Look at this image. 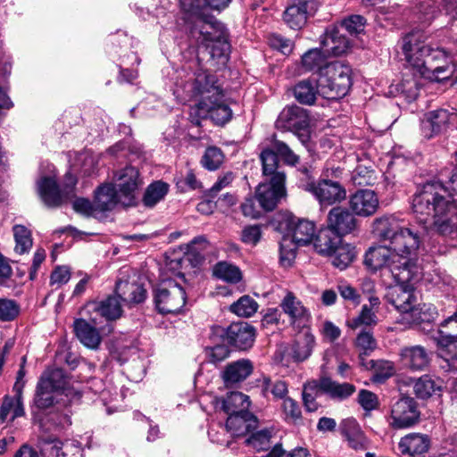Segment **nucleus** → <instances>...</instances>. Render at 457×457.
I'll return each instance as SVG.
<instances>
[{
	"instance_id": "obj_1",
	"label": "nucleus",
	"mask_w": 457,
	"mask_h": 457,
	"mask_svg": "<svg viewBox=\"0 0 457 457\" xmlns=\"http://www.w3.org/2000/svg\"><path fill=\"white\" fill-rule=\"evenodd\" d=\"M173 94L182 101L199 97L191 108L190 120L196 126L201 120L210 119L216 125H224L232 118V111L224 103L223 90L215 75L198 68L187 71L185 68L176 71Z\"/></svg>"
},
{
	"instance_id": "obj_2",
	"label": "nucleus",
	"mask_w": 457,
	"mask_h": 457,
	"mask_svg": "<svg viewBox=\"0 0 457 457\" xmlns=\"http://www.w3.org/2000/svg\"><path fill=\"white\" fill-rule=\"evenodd\" d=\"M426 40L427 36L421 30H411L402 38V51L413 74L403 75L399 90L410 100L419 95L420 83L416 79L417 74L441 82L449 79L455 71L446 52L442 48H432Z\"/></svg>"
},
{
	"instance_id": "obj_3",
	"label": "nucleus",
	"mask_w": 457,
	"mask_h": 457,
	"mask_svg": "<svg viewBox=\"0 0 457 457\" xmlns=\"http://www.w3.org/2000/svg\"><path fill=\"white\" fill-rule=\"evenodd\" d=\"M428 226L418 223L404 225L395 215H384L373 221V232L382 241L388 242L395 256L403 267L402 283L419 279V253L428 234Z\"/></svg>"
},
{
	"instance_id": "obj_4",
	"label": "nucleus",
	"mask_w": 457,
	"mask_h": 457,
	"mask_svg": "<svg viewBox=\"0 0 457 457\" xmlns=\"http://www.w3.org/2000/svg\"><path fill=\"white\" fill-rule=\"evenodd\" d=\"M411 208L419 222L433 225L443 236L457 237V207L447 198L443 182L431 181L418 187Z\"/></svg>"
},
{
	"instance_id": "obj_5",
	"label": "nucleus",
	"mask_w": 457,
	"mask_h": 457,
	"mask_svg": "<svg viewBox=\"0 0 457 457\" xmlns=\"http://www.w3.org/2000/svg\"><path fill=\"white\" fill-rule=\"evenodd\" d=\"M352 86V69L342 62H332L323 68L320 77L321 96L337 100L345 96Z\"/></svg>"
},
{
	"instance_id": "obj_6",
	"label": "nucleus",
	"mask_w": 457,
	"mask_h": 457,
	"mask_svg": "<svg viewBox=\"0 0 457 457\" xmlns=\"http://www.w3.org/2000/svg\"><path fill=\"white\" fill-rule=\"evenodd\" d=\"M190 35L199 46L205 47L212 59L226 60L229 51L224 26L215 19L201 27L191 28Z\"/></svg>"
},
{
	"instance_id": "obj_7",
	"label": "nucleus",
	"mask_w": 457,
	"mask_h": 457,
	"mask_svg": "<svg viewBox=\"0 0 457 457\" xmlns=\"http://www.w3.org/2000/svg\"><path fill=\"white\" fill-rule=\"evenodd\" d=\"M343 170L339 167L327 169L324 179L317 183L310 182L303 186L305 191L312 194L321 206L340 203L346 197V191L339 181L334 180L341 176Z\"/></svg>"
},
{
	"instance_id": "obj_8",
	"label": "nucleus",
	"mask_w": 457,
	"mask_h": 457,
	"mask_svg": "<svg viewBox=\"0 0 457 457\" xmlns=\"http://www.w3.org/2000/svg\"><path fill=\"white\" fill-rule=\"evenodd\" d=\"M76 178L68 172L62 189L58 187L54 177H43L37 181V190L42 201L48 207H58L63 202L74 197Z\"/></svg>"
},
{
	"instance_id": "obj_9",
	"label": "nucleus",
	"mask_w": 457,
	"mask_h": 457,
	"mask_svg": "<svg viewBox=\"0 0 457 457\" xmlns=\"http://www.w3.org/2000/svg\"><path fill=\"white\" fill-rule=\"evenodd\" d=\"M186 300L185 289L173 280L163 281L154 290L155 308L162 314L179 312Z\"/></svg>"
},
{
	"instance_id": "obj_10",
	"label": "nucleus",
	"mask_w": 457,
	"mask_h": 457,
	"mask_svg": "<svg viewBox=\"0 0 457 457\" xmlns=\"http://www.w3.org/2000/svg\"><path fill=\"white\" fill-rule=\"evenodd\" d=\"M309 123L307 111L300 106L293 105L282 110L276 120V127L293 132L303 144H305L310 138Z\"/></svg>"
},
{
	"instance_id": "obj_11",
	"label": "nucleus",
	"mask_w": 457,
	"mask_h": 457,
	"mask_svg": "<svg viewBox=\"0 0 457 457\" xmlns=\"http://www.w3.org/2000/svg\"><path fill=\"white\" fill-rule=\"evenodd\" d=\"M365 265L373 271L387 269L395 278V279L400 281V276L397 274L403 275V267L400 263L399 260L395 256V252L391 249V245H378L370 247L365 253L364 257Z\"/></svg>"
},
{
	"instance_id": "obj_12",
	"label": "nucleus",
	"mask_w": 457,
	"mask_h": 457,
	"mask_svg": "<svg viewBox=\"0 0 457 457\" xmlns=\"http://www.w3.org/2000/svg\"><path fill=\"white\" fill-rule=\"evenodd\" d=\"M457 121L453 108H439L426 112L421 119L420 129L424 137L429 139L445 132L451 124Z\"/></svg>"
},
{
	"instance_id": "obj_13",
	"label": "nucleus",
	"mask_w": 457,
	"mask_h": 457,
	"mask_svg": "<svg viewBox=\"0 0 457 457\" xmlns=\"http://www.w3.org/2000/svg\"><path fill=\"white\" fill-rule=\"evenodd\" d=\"M116 293L119 298L128 303H140L146 298V290L137 282L135 271L129 267L120 270Z\"/></svg>"
},
{
	"instance_id": "obj_14",
	"label": "nucleus",
	"mask_w": 457,
	"mask_h": 457,
	"mask_svg": "<svg viewBox=\"0 0 457 457\" xmlns=\"http://www.w3.org/2000/svg\"><path fill=\"white\" fill-rule=\"evenodd\" d=\"M285 173H278L270 178L269 182L261 183L256 189L260 206L265 211L273 210L287 196Z\"/></svg>"
},
{
	"instance_id": "obj_15",
	"label": "nucleus",
	"mask_w": 457,
	"mask_h": 457,
	"mask_svg": "<svg viewBox=\"0 0 457 457\" xmlns=\"http://www.w3.org/2000/svg\"><path fill=\"white\" fill-rule=\"evenodd\" d=\"M319 5L317 0H293L283 13V20L289 28L300 29L314 16Z\"/></svg>"
},
{
	"instance_id": "obj_16",
	"label": "nucleus",
	"mask_w": 457,
	"mask_h": 457,
	"mask_svg": "<svg viewBox=\"0 0 457 457\" xmlns=\"http://www.w3.org/2000/svg\"><path fill=\"white\" fill-rule=\"evenodd\" d=\"M390 418V426L396 429L407 428L416 424L420 411L415 400L409 396L400 398L393 404Z\"/></svg>"
},
{
	"instance_id": "obj_17",
	"label": "nucleus",
	"mask_w": 457,
	"mask_h": 457,
	"mask_svg": "<svg viewBox=\"0 0 457 457\" xmlns=\"http://www.w3.org/2000/svg\"><path fill=\"white\" fill-rule=\"evenodd\" d=\"M113 186L124 197L123 205H129L134 200L135 192L141 185L139 171L133 166H126L118 170L113 178Z\"/></svg>"
},
{
	"instance_id": "obj_18",
	"label": "nucleus",
	"mask_w": 457,
	"mask_h": 457,
	"mask_svg": "<svg viewBox=\"0 0 457 457\" xmlns=\"http://www.w3.org/2000/svg\"><path fill=\"white\" fill-rule=\"evenodd\" d=\"M439 13L436 0H412L408 7L407 19L410 23L427 28Z\"/></svg>"
},
{
	"instance_id": "obj_19",
	"label": "nucleus",
	"mask_w": 457,
	"mask_h": 457,
	"mask_svg": "<svg viewBox=\"0 0 457 457\" xmlns=\"http://www.w3.org/2000/svg\"><path fill=\"white\" fill-rule=\"evenodd\" d=\"M437 345L452 361H457V311L440 325Z\"/></svg>"
},
{
	"instance_id": "obj_20",
	"label": "nucleus",
	"mask_w": 457,
	"mask_h": 457,
	"mask_svg": "<svg viewBox=\"0 0 457 457\" xmlns=\"http://www.w3.org/2000/svg\"><path fill=\"white\" fill-rule=\"evenodd\" d=\"M226 341L238 350H247L253 345L255 330L246 322L230 324L224 330Z\"/></svg>"
},
{
	"instance_id": "obj_21",
	"label": "nucleus",
	"mask_w": 457,
	"mask_h": 457,
	"mask_svg": "<svg viewBox=\"0 0 457 457\" xmlns=\"http://www.w3.org/2000/svg\"><path fill=\"white\" fill-rule=\"evenodd\" d=\"M357 226L354 215L345 207H334L328 215V228L340 237L353 231Z\"/></svg>"
},
{
	"instance_id": "obj_22",
	"label": "nucleus",
	"mask_w": 457,
	"mask_h": 457,
	"mask_svg": "<svg viewBox=\"0 0 457 457\" xmlns=\"http://www.w3.org/2000/svg\"><path fill=\"white\" fill-rule=\"evenodd\" d=\"M24 371L21 369L17 374L16 381L13 385L14 396L11 397L6 395L4 398L3 403L0 408V420L5 422L10 413L11 408L15 407L13 418L22 417L25 414L23 403H22V391L25 386L23 379Z\"/></svg>"
},
{
	"instance_id": "obj_23",
	"label": "nucleus",
	"mask_w": 457,
	"mask_h": 457,
	"mask_svg": "<svg viewBox=\"0 0 457 457\" xmlns=\"http://www.w3.org/2000/svg\"><path fill=\"white\" fill-rule=\"evenodd\" d=\"M378 198L370 189H360L351 195L349 204L355 215L369 217L373 215L378 208Z\"/></svg>"
},
{
	"instance_id": "obj_24",
	"label": "nucleus",
	"mask_w": 457,
	"mask_h": 457,
	"mask_svg": "<svg viewBox=\"0 0 457 457\" xmlns=\"http://www.w3.org/2000/svg\"><path fill=\"white\" fill-rule=\"evenodd\" d=\"M283 312L294 326H305L311 318L309 310L292 292H287L279 303Z\"/></svg>"
},
{
	"instance_id": "obj_25",
	"label": "nucleus",
	"mask_w": 457,
	"mask_h": 457,
	"mask_svg": "<svg viewBox=\"0 0 457 457\" xmlns=\"http://www.w3.org/2000/svg\"><path fill=\"white\" fill-rule=\"evenodd\" d=\"M322 49L328 54L338 56L346 54L350 49L351 42L345 33L336 26L326 29L321 40Z\"/></svg>"
},
{
	"instance_id": "obj_26",
	"label": "nucleus",
	"mask_w": 457,
	"mask_h": 457,
	"mask_svg": "<svg viewBox=\"0 0 457 457\" xmlns=\"http://www.w3.org/2000/svg\"><path fill=\"white\" fill-rule=\"evenodd\" d=\"M40 439L43 443L42 451H51L50 457H83V450L73 441H66L62 443L55 436H41Z\"/></svg>"
},
{
	"instance_id": "obj_27",
	"label": "nucleus",
	"mask_w": 457,
	"mask_h": 457,
	"mask_svg": "<svg viewBox=\"0 0 457 457\" xmlns=\"http://www.w3.org/2000/svg\"><path fill=\"white\" fill-rule=\"evenodd\" d=\"M253 371V362L248 359H240L227 364L221 377L226 386H233L245 380Z\"/></svg>"
},
{
	"instance_id": "obj_28",
	"label": "nucleus",
	"mask_w": 457,
	"mask_h": 457,
	"mask_svg": "<svg viewBox=\"0 0 457 457\" xmlns=\"http://www.w3.org/2000/svg\"><path fill=\"white\" fill-rule=\"evenodd\" d=\"M249 396L238 391L229 392L226 397L215 400V408L223 411L228 416L233 413L249 412Z\"/></svg>"
},
{
	"instance_id": "obj_29",
	"label": "nucleus",
	"mask_w": 457,
	"mask_h": 457,
	"mask_svg": "<svg viewBox=\"0 0 457 457\" xmlns=\"http://www.w3.org/2000/svg\"><path fill=\"white\" fill-rule=\"evenodd\" d=\"M400 355L403 365L411 370H424L430 361L428 352L420 345L404 347Z\"/></svg>"
},
{
	"instance_id": "obj_30",
	"label": "nucleus",
	"mask_w": 457,
	"mask_h": 457,
	"mask_svg": "<svg viewBox=\"0 0 457 457\" xmlns=\"http://www.w3.org/2000/svg\"><path fill=\"white\" fill-rule=\"evenodd\" d=\"M339 430L352 449L360 451L365 450L368 447V440L359 423L354 419L344 420L340 423Z\"/></svg>"
},
{
	"instance_id": "obj_31",
	"label": "nucleus",
	"mask_w": 457,
	"mask_h": 457,
	"mask_svg": "<svg viewBox=\"0 0 457 457\" xmlns=\"http://www.w3.org/2000/svg\"><path fill=\"white\" fill-rule=\"evenodd\" d=\"M122 202L124 197L112 184L103 185L96 191L94 204L97 213L111 211L117 204H122Z\"/></svg>"
},
{
	"instance_id": "obj_32",
	"label": "nucleus",
	"mask_w": 457,
	"mask_h": 457,
	"mask_svg": "<svg viewBox=\"0 0 457 457\" xmlns=\"http://www.w3.org/2000/svg\"><path fill=\"white\" fill-rule=\"evenodd\" d=\"M257 418L251 412L233 413L227 419L226 428L233 436H243L257 428Z\"/></svg>"
},
{
	"instance_id": "obj_33",
	"label": "nucleus",
	"mask_w": 457,
	"mask_h": 457,
	"mask_svg": "<svg viewBox=\"0 0 457 457\" xmlns=\"http://www.w3.org/2000/svg\"><path fill=\"white\" fill-rule=\"evenodd\" d=\"M380 299L378 296H370L369 304H363L358 316L350 320L347 324L356 329L361 326L374 327L378 322L377 313L380 306Z\"/></svg>"
},
{
	"instance_id": "obj_34",
	"label": "nucleus",
	"mask_w": 457,
	"mask_h": 457,
	"mask_svg": "<svg viewBox=\"0 0 457 457\" xmlns=\"http://www.w3.org/2000/svg\"><path fill=\"white\" fill-rule=\"evenodd\" d=\"M288 228L292 232L294 243L298 245H305L311 243L316 231L313 222L296 217L289 218Z\"/></svg>"
},
{
	"instance_id": "obj_35",
	"label": "nucleus",
	"mask_w": 457,
	"mask_h": 457,
	"mask_svg": "<svg viewBox=\"0 0 457 457\" xmlns=\"http://www.w3.org/2000/svg\"><path fill=\"white\" fill-rule=\"evenodd\" d=\"M73 330L79 342L90 349H97L102 338L99 331L84 319H77L73 323Z\"/></svg>"
},
{
	"instance_id": "obj_36",
	"label": "nucleus",
	"mask_w": 457,
	"mask_h": 457,
	"mask_svg": "<svg viewBox=\"0 0 457 457\" xmlns=\"http://www.w3.org/2000/svg\"><path fill=\"white\" fill-rule=\"evenodd\" d=\"M181 10L187 15V20L192 21L193 26L201 27L202 24L211 22L214 17L206 12L203 0H179Z\"/></svg>"
},
{
	"instance_id": "obj_37",
	"label": "nucleus",
	"mask_w": 457,
	"mask_h": 457,
	"mask_svg": "<svg viewBox=\"0 0 457 457\" xmlns=\"http://www.w3.org/2000/svg\"><path fill=\"white\" fill-rule=\"evenodd\" d=\"M429 438L419 433H411L403 436L399 442V448L403 454L412 457L421 455L429 448Z\"/></svg>"
},
{
	"instance_id": "obj_38",
	"label": "nucleus",
	"mask_w": 457,
	"mask_h": 457,
	"mask_svg": "<svg viewBox=\"0 0 457 457\" xmlns=\"http://www.w3.org/2000/svg\"><path fill=\"white\" fill-rule=\"evenodd\" d=\"M315 345V337L309 330L303 331L292 345V358L297 362L304 361L312 355Z\"/></svg>"
},
{
	"instance_id": "obj_39",
	"label": "nucleus",
	"mask_w": 457,
	"mask_h": 457,
	"mask_svg": "<svg viewBox=\"0 0 457 457\" xmlns=\"http://www.w3.org/2000/svg\"><path fill=\"white\" fill-rule=\"evenodd\" d=\"M295 99L303 104L312 105L315 103L318 95L321 96L320 80L303 79L293 89Z\"/></svg>"
},
{
	"instance_id": "obj_40",
	"label": "nucleus",
	"mask_w": 457,
	"mask_h": 457,
	"mask_svg": "<svg viewBox=\"0 0 457 457\" xmlns=\"http://www.w3.org/2000/svg\"><path fill=\"white\" fill-rule=\"evenodd\" d=\"M327 54L324 49L312 48L304 53L301 59V68L305 72H312L321 76L325 66L330 62L327 61Z\"/></svg>"
},
{
	"instance_id": "obj_41",
	"label": "nucleus",
	"mask_w": 457,
	"mask_h": 457,
	"mask_svg": "<svg viewBox=\"0 0 457 457\" xmlns=\"http://www.w3.org/2000/svg\"><path fill=\"white\" fill-rule=\"evenodd\" d=\"M416 296L411 290H406L402 287L392 290L389 297V303L400 312L404 314L411 313L416 305Z\"/></svg>"
},
{
	"instance_id": "obj_42",
	"label": "nucleus",
	"mask_w": 457,
	"mask_h": 457,
	"mask_svg": "<svg viewBox=\"0 0 457 457\" xmlns=\"http://www.w3.org/2000/svg\"><path fill=\"white\" fill-rule=\"evenodd\" d=\"M319 389L332 398L343 400L354 393L355 386L349 383H338L329 378H323L319 382Z\"/></svg>"
},
{
	"instance_id": "obj_43",
	"label": "nucleus",
	"mask_w": 457,
	"mask_h": 457,
	"mask_svg": "<svg viewBox=\"0 0 457 457\" xmlns=\"http://www.w3.org/2000/svg\"><path fill=\"white\" fill-rule=\"evenodd\" d=\"M341 241L342 239L339 235L327 228L318 233L314 240V248L317 253L330 256Z\"/></svg>"
},
{
	"instance_id": "obj_44",
	"label": "nucleus",
	"mask_w": 457,
	"mask_h": 457,
	"mask_svg": "<svg viewBox=\"0 0 457 457\" xmlns=\"http://www.w3.org/2000/svg\"><path fill=\"white\" fill-rule=\"evenodd\" d=\"M92 309L107 320H113L121 316L122 309L118 295L91 304Z\"/></svg>"
},
{
	"instance_id": "obj_45",
	"label": "nucleus",
	"mask_w": 457,
	"mask_h": 457,
	"mask_svg": "<svg viewBox=\"0 0 457 457\" xmlns=\"http://www.w3.org/2000/svg\"><path fill=\"white\" fill-rule=\"evenodd\" d=\"M442 388V381L430 375H424L418 378L413 385V390L417 397L421 399L428 398Z\"/></svg>"
},
{
	"instance_id": "obj_46",
	"label": "nucleus",
	"mask_w": 457,
	"mask_h": 457,
	"mask_svg": "<svg viewBox=\"0 0 457 457\" xmlns=\"http://www.w3.org/2000/svg\"><path fill=\"white\" fill-rule=\"evenodd\" d=\"M169 184L162 180L151 183L145 189L143 203L147 207L155 206L169 192Z\"/></svg>"
},
{
	"instance_id": "obj_47",
	"label": "nucleus",
	"mask_w": 457,
	"mask_h": 457,
	"mask_svg": "<svg viewBox=\"0 0 457 457\" xmlns=\"http://www.w3.org/2000/svg\"><path fill=\"white\" fill-rule=\"evenodd\" d=\"M212 272L217 278L231 284L238 283L242 279L240 269L228 262H219L216 263Z\"/></svg>"
},
{
	"instance_id": "obj_48",
	"label": "nucleus",
	"mask_w": 457,
	"mask_h": 457,
	"mask_svg": "<svg viewBox=\"0 0 457 457\" xmlns=\"http://www.w3.org/2000/svg\"><path fill=\"white\" fill-rule=\"evenodd\" d=\"M330 257L332 258V264L335 267L345 270L355 258L354 247L350 244L341 241Z\"/></svg>"
},
{
	"instance_id": "obj_49",
	"label": "nucleus",
	"mask_w": 457,
	"mask_h": 457,
	"mask_svg": "<svg viewBox=\"0 0 457 457\" xmlns=\"http://www.w3.org/2000/svg\"><path fill=\"white\" fill-rule=\"evenodd\" d=\"M258 386L262 388L263 395H266L268 392H270L276 399L287 398V395L288 392L287 385L285 381L277 379L272 381L270 378L262 376L258 379Z\"/></svg>"
},
{
	"instance_id": "obj_50",
	"label": "nucleus",
	"mask_w": 457,
	"mask_h": 457,
	"mask_svg": "<svg viewBox=\"0 0 457 457\" xmlns=\"http://www.w3.org/2000/svg\"><path fill=\"white\" fill-rule=\"evenodd\" d=\"M38 383L41 387L47 386V388L59 391L65 387L67 378L62 369H53L44 372Z\"/></svg>"
},
{
	"instance_id": "obj_51",
	"label": "nucleus",
	"mask_w": 457,
	"mask_h": 457,
	"mask_svg": "<svg viewBox=\"0 0 457 457\" xmlns=\"http://www.w3.org/2000/svg\"><path fill=\"white\" fill-rule=\"evenodd\" d=\"M274 435L275 433L272 428L261 429L252 433V435L245 440V443L256 451L269 450L272 444Z\"/></svg>"
},
{
	"instance_id": "obj_52",
	"label": "nucleus",
	"mask_w": 457,
	"mask_h": 457,
	"mask_svg": "<svg viewBox=\"0 0 457 457\" xmlns=\"http://www.w3.org/2000/svg\"><path fill=\"white\" fill-rule=\"evenodd\" d=\"M12 232L15 240V253L19 254L28 253L32 247L30 230L23 225H15L12 228Z\"/></svg>"
},
{
	"instance_id": "obj_53",
	"label": "nucleus",
	"mask_w": 457,
	"mask_h": 457,
	"mask_svg": "<svg viewBox=\"0 0 457 457\" xmlns=\"http://www.w3.org/2000/svg\"><path fill=\"white\" fill-rule=\"evenodd\" d=\"M355 345L361 351L359 355L361 365L368 368V365L364 362L363 356L369 354L377 346L372 332L366 329L360 331L356 337Z\"/></svg>"
},
{
	"instance_id": "obj_54",
	"label": "nucleus",
	"mask_w": 457,
	"mask_h": 457,
	"mask_svg": "<svg viewBox=\"0 0 457 457\" xmlns=\"http://www.w3.org/2000/svg\"><path fill=\"white\" fill-rule=\"evenodd\" d=\"M260 158L262 164V173L265 177H274L278 173H284L278 170V160L273 149L266 148L262 151Z\"/></svg>"
},
{
	"instance_id": "obj_55",
	"label": "nucleus",
	"mask_w": 457,
	"mask_h": 457,
	"mask_svg": "<svg viewBox=\"0 0 457 457\" xmlns=\"http://www.w3.org/2000/svg\"><path fill=\"white\" fill-rule=\"evenodd\" d=\"M258 309V303L249 295L241 296L237 302L233 303L229 310L240 317H251Z\"/></svg>"
},
{
	"instance_id": "obj_56",
	"label": "nucleus",
	"mask_w": 457,
	"mask_h": 457,
	"mask_svg": "<svg viewBox=\"0 0 457 457\" xmlns=\"http://www.w3.org/2000/svg\"><path fill=\"white\" fill-rule=\"evenodd\" d=\"M224 162V154L220 148L210 146L205 150L201 163L208 170H216Z\"/></svg>"
},
{
	"instance_id": "obj_57",
	"label": "nucleus",
	"mask_w": 457,
	"mask_h": 457,
	"mask_svg": "<svg viewBox=\"0 0 457 457\" xmlns=\"http://www.w3.org/2000/svg\"><path fill=\"white\" fill-rule=\"evenodd\" d=\"M366 364L368 365L367 369H369L370 366L374 369L372 379L377 383L384 382L386 379L392 377L395 373V368L391 361H379L375 362L371 360Z\"/></svg>"
},
{
	"instance_id": "obj_58",
	"label": "nucleus",
	"mask_w": 457,
	"mask_h": 457,
	"mask_svg": "<svg viewBox=\"0 0 457 457\" xmlns=\"http://www.w3.org/2000/svg\"><path fill=\"white\" fill-rule=\"evenodd\" d=\"M366 21L361 15H352L335 25L343 32L357 36L364 31Z\"/></svg>"
},
{
	"instance_id": "obj_59",
	"label": "nucleus",
	"mask_w": 457,
	"mask_h": 457,
	"mask_svg": "<svg viewBox=\"0 0 457 457\" xmlns=\"http://www.w3.org/2000/svg\"><path fill=\"white\" fill-rule=\"evenodd\" d=\"M436 314L435 307L431 304H417L411 313V321L414 323L430 322Z\"/></svg>"
},
{
	"instance_id": "obj_60",
	"label": "nucleus",
	"mask_w": 457,
	"mask_h": 457,
	"mask_svg": "<svg viewBox=\"0 0 457 457\" xmlns=\"http://www.w3.org/2000/svg\"><path fill=\"white\" fill-rule=\"evenodd\" d=\"M56 391L47 386L41 387L40 384L37 383V391L34 398L35 404L39 409H46L54 404V394Z\"/></svg>"
},
{
	"instance_id": "obj_61",
	"label": "nucleus",
	"mask_w": 457,
	"mask_h": 457,
	"mask_svg": "<svg viewBox=\"0 0 457 457\" xmlns=\"http://www.w3.org/2000/svg\"><path fill=\"white\" fill-rule=\"evenodd\" d=\"M20 312V306L16 301L0 298V320L10 321L14 320Z\"/></svg>"
},
{
	"instance_id": "obj_62",
	"label": "nucleus",
	"mask_w": 457,
	"mask_h": 457,
	"mask_svg": "<svg viewBox=\"0 0 457 457\" xmlns=\"http://www.w3.org/2000/svg\"><path fill=\"white\" fill-rule=\"evenodd\" d=\"M285 419L287 422L296 424L301 420L302 412L298 403L292 398H285L282 404Z\"/></svg>"
},
{
	"instance_id": "obj_63",
	"label": "nucleus",
	"mask_w": 457,
	"mask_h": 457,
	"mask_svg": "<svg viewBox=\"0 0 457 457\" xmlns=\"http://www.w3.org/2000/svg\"><path fill=\"white\" fill-rule=\"evenodd\" d=\"M298 245L294 243L293 239H290L287 237H284L282 241L280 242V262L284 266H288L291 264L293 260L295 257V248Z\"/></svg>"
},
{
	"instance_id": "obj_64",
	"label": "nucleus",
	"mask_w": 457,
	"mask_h": 457,
	"mask_svg": "<svg viewBox=\"0 0 457 457\" xmlns=\"http://www.w3.org/2000/svg\"><path fill=\"white\" fill-rule=\"evenodd\" d=\"M273 150L277 156L279 155L287 164L294 166L299 162V156L296 155L290 147L282 141L275 140L273 143Z\"/></svg>"
}]
</instances>
